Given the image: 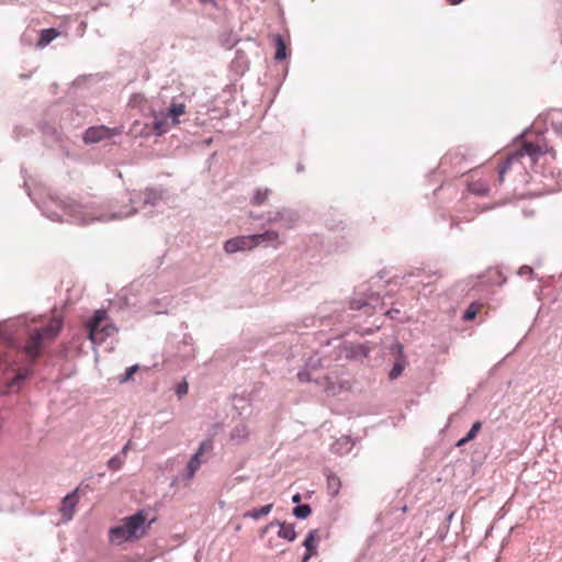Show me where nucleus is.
Listing matches in <instances>:
<instances>
[{
  "mask_svg": "<svg viewBox=\"0 0 562 562\" xmlns=\"http://www.w3.org/2000/svg\"><path fill=\"white\" fill-rule=\"evenodd\" d=\"M61 326V319L59 317H53L45 326L31 330L23 348L26 357L30 360H35L40 357L43 344L56 338Z\"/></svg>",
  "mask_w": 562,
  "mask_h": 562,
  "instance_id": "f257e3e1",
  "label": "nucleus"
},
{
  "mask_svg": "<svg viewBox=\"0 0 562 562\" xmlns=\"http://www.w3.org/2000/svg\"><path fill=\"white\" fill-rule=\"evenodd\" d=\"M145 521L146 515L144 512L124 518L121 525L110 529V541L122 544L125 541L142 537L145 531Z\"/></svg>",
  "mask_w": 562,
  "mask_h": 562,
  "instance_id": "f03ea898",
  "label": "nucleus"
},
{
  "mask_svg": "<svg viewBox=\"0 0 562 562\" xmlns=\"http://www.w3.org/2000/svg\"><path fill=\"white\" fill-rule=\"evenodd\" d=\"M540 154H542V150L538 145L527 142L524 143L519 149L509 154L507 159L499 166L497 171L498 183L504 181V177L509 170L514 169L516 166L522 167L521 159L525 156L530 157V159L535 161Z\"/></svg>",
  "mask_w": 562,
  "mask_h": 562,
  "instance_id": "7ed1b4c3",
  "label": "nucleus"
},
{
  "mask_svg": "<svg viewBox=\"0 0 562 562\" xmlns=\"http://www.w3.org/2000/svg\"><path fill=\"white\" fill-rule=\"evenodd\" d=\"M88 337L93 344H102L106 337L112 336L116 328L108 323V314L103 310L95 311L87 322Z\"/></svg>",
  "mask_w": 562,
  "mask_h": 562,
  "instance_id": "20e7f679",
  "label": "nucleus"
},
{
  "mask_svg": "<svg viewBox=\"0 0 562 562\" xmlns=\"http://www.w3.org/2000/svg\"><path fill=\"white\" fill-rule=\"evenodd\" d=\"M186 113L183 103H172L166 113L153 114V128L158 134H165L171 126L179 124V116Z\"/></svg>",
  "mask_w": 562,
  "mask_h": 562,
  "instance_id": "39448f33",
  "label": "nucleus"
},
{
  "mask_svg": "<svg viewBox=\"0 0 562 562\" xmlns=\"http://www.w3.org/2000/svg\"><path fill=\"white\" fill-rule=\"evenodd\" d=\"M254 248H256V243L252 235L237 236L226 240L224 244V250L226 254L251 250Z\"/></svg>",
  "mask_w": 562,
  "mask_h": 562,
  "instance_id": "423d86ee",
  "label": "nucleus"
},
{
  "mask_svg": "<svg viewBox=\"0 0 562 562\" xmlns=\"http://www.w3.org/2000/svg\"><path fill=\"white\" fill-rule=\"evenodd\" d=\"M114 130L104 125L89 127L83 134V142L86 144L99 143L103 139L110 138L114 135Z\"/></svg>",
  "mask_w": 562,
  "mask_h": 562,
  "instance_id": "0eeeda50",
  "label": "nucleus"
},
{
  "mask_svg": "<svg viewBox=\"0 0 562 562\" xmlns=\"http://www.w3.org/2000/svg\"><path fill=\"white\" fill-rule=\"evenodd\" d=\"M78 502L79 495L77 490H75L74 492L64 497V499L61 501L59 512L65 521H68L72 518Z\"/></svg>",
  "mask_w": 562,
  "mask_h": 562,
  "instance_id": "6e6552de",
  "label": "nucleus"
},
{
  "mask_svg": "<svg viewBox=\"0 0 562 562\" xmlns=\"http://www.w3.org/2000/svg\"><path fill=\"white\" fill-rule=\"evenodd\" d=\"M252 236L256 243V247L265 244L273 248H278L283 244V240L280 239V235L277 231H266L265 233L255 234Z\"/></svg>",
  "mask_w": 562,
  "mask_h": 562,
  "instance_id": "1a4fd4ad",
  "label": "nucleus"
},
{
  "mask_svg": "<svg viewBox=\"0 0 562 562\" xmlns=\"http://www.w3.org/2000/svg\"><path fill=\"white\" fill-rule=\"evenodd\" d=\"M493 177H494V175H490L488 179L487 178H479V179L471 180L468 184L469 191L473 194L481 195V196L487 195L491 190L490 179Z\"/></svg>",
  "mask_w": 562,
  "mask_h": 562,
  "instance_id": "9d476101",
  "label": "nucleus"
},
{
  "mask_svg": "<svg viewBox=\"0 0 562 562\" xmlns=\"http://www.w3.org/2000/svg\"><path fill=\"white\" fill-rule=\"evenodd\" d=\"M317 533H318V531L316 529H313L307 533V536L303 542V546L306 549V553L303 557L302 562H307L311 559V557L316 554V547H317V542H318Z\"/></svg>",
  "mask_w": 562,
  "mask_h": 562,
  "instance_id": "9b49d317",
  "label": "nucleus"
},
{
  "mask_svg": "<svg viewBox=\"0 0 562 562\" xmlns=\"http://www.w3.org/2000/svg\"><path fill=\"white\" fill-rule=\"evenodd\" d=\"M296 221L297 216L293 213L286 214L284 212H278L274 217H270L268 220V223L272 224L276 222H282L285 228L291 229L294 227Z\"/></svg>",
  "mask_w": 562,
  "mask_h": 562,
  "instance_id": "f8f14e48",
  "label": "nucleus"
},
{
  "mask_svg": "<svg viewBox=\"0 0 562 562\" xmlns=\"http://www.w3.org/2000/svg\"><path fill=\"white\" fill-rule=\"evenodd\" d=\"M29 370H19L14 378L7 384L5 393H14L21 389L22 382L27 378Z\"/></svg>",
  "mask_w": 562,
  "mask_h": 562,
  "instance_id": "ddd939ff",
  "label": "nucleus"
},
{
  "mask_svg": "<svg viewBox=\"0 0 562 562\" xmlns=\"http://www.w3.org/2000/svg\"><path fill=\"white\" fill-rule=\"evenodd\" d=\"M59 35V32L55 29H45L41 32L40 40L37 42L38 47H45L48 45L54 38Z\"/></svg>",
  "mask_w": 562,
  "mask_h": 562,
  "instance_id": "4468645a",
  "label": "nucleus"
},
{
  "mask_svg": "<svg viewBox=\"0 0 562 562\" xmlns=\"http://www.w3.org/2000/svg\"><path fill=\"white\" fill-rule=\"evenodd\" d=\"M468 149L467 148H462L459 147L457 149H453L451 151H449L445 157H443V164H454V161H459L461 159H465L467 157V154H468Z\"/></svg>",
  "mask_w": 562,
  "mask_h": 562,
  "instance_id": "2eb2a0df",
  "label": "nucleus"
},
{
  "mask_svg": "<svg viewBox=\"0 0 562 562\" xmlns=\"http://www.w3.org/2000/svg\"><path fill=\"white\" fill-rule=\"evenodd\" d=\"M280 526L278 536L288 540L293 541L296 538V532L294 530L293 525H288L285 522H277Z\"/></svg>",
  "mask_w": 562,
  "mask_h": 562,
  "instance_id": "dca6fc26",
  "label": "nucleus"
},
{
  "mask_svg": "<svg viewBox=\"0 0 562 562\" xmlns=\"http://www.w3.org/2000/svg\"><path fill=\"white\" fill-rule=\"evenodd\" d=\"M201 464H202V460H201L200 453H194L188 463L187 477L192 479L195 475L199 468L201 467Z\"/></svg>",
  "mask_w": 562,
  "mask_h": 562,
  "instance_id": "f3484780",
  "label": "nucleus"
},
{
  "mask_svg": "<svg viewBox=\"0 0 562 562\" xmlns=\"http://www.w3.org/2000/svg\"><path fill=\"white\" fill-rule=\"evenodd\" d=\"M272 507H273L272 504L265 505V506H262L260 508H256V509L246 512L244 514V517H250V518L257 520V519H259V518H261L263 516H267L272 510Z\"/></svg>",
  "mask_w": 562,
  "mask_h": 562,
  "instance_id": "a211bd4d",
  "label": "nucleus"
},
{
  "mask_svg": "<svg viewBox=\"0 0 562 562\" xmlns=\"http://www.w3.org/2000/svg\"><path fill=\"white\" fill-rule=\"evenodd\" d=\"M481 427H482V423L481 422H475L471 429L469 430V432L467 434L465 437L461 438L458 442H457V446L458 447H461L465 443H468L469 441L473 440L475 438V436L477 435V432L481 430Z\"/></svg>",
  "mask_w": 562,
  "mask_h": 562,
  "instance_id": "6ab92c4d",
  "label": "nucleus"
},
{
  "mask_svg": "<svg viewBox=\"0 0 562 562\" xmlns=\"http://www.w3.org/2000/svg\"><path fill=\"white\" fill-rule=\"evenodd\" d=\"M276 42V56L277 60H283L286 57V45L281 35H277L274 38Z\"/></svg>",
  "mask_w": 562,
  "mask_h": 562,
  "instance_id": "aec40b11",
  "label": "nucleus"
},
{
  "mask_svg": "<svg viewBox=\"0 0 562 562\" xmlns=\"http://www.w3.org/2000/svg\"><path fill=\"white\" fill-rule=\"evenodd\" d=\"M271 193L270 189L268 188H265V189H257L252 199H251V203L254 205H261L263 204L267 200H268V196L269 194Z\"/></svg>",
  "mask_w": 562,
  "mask_h": 562,
  "instance_id": "412c9836",
  "label": "nucleus"
},
{
  "mask_svg": "<svg viewBox=\"0 0 562 562\" xmlns=\"http://www.w3.org/2000/svg\"><path fill=\"white\" fill-rule=\"evenodd\" d=\"M327 485L328 490L333 495H337L340 487H341V481L340 477L336 474H330L327 477Z\"/></svg>",
  "mask_w": 562,
  "mask_h": 562,
  "instance_id": "4be33fe9",
  "label": "nucleus"
},
{
  "mask_svg": "<svg viewBox=\"0 0 562 562\" xmlns=\"http://www.w3.org/2000/svg\"><path fill=\"white\" fill-rule=\"evenodd\" d=\"M248 435H249V431H248V428L246 425L241 424V425H237L232 434H231V437L232 439H237V440H246L248 438Z\"/></svg>",
  "mask_w": 562,
  "mask_h": 562,
  "instance_id": "5701e85b",
  "label": "nucleus"
},
{
  "mask_svg": "<svg viewBox=\"0 0 562 562\" xmlns=\"http://www.w3.org/2000/svg\"><path fill=\"white\" fill-rule=\"evenodd\" d=\"M311 506L307 504L299 505L293 509V514L296 518H306L311 515Z\"/></svg>",
  "mask_w": 562,
  "mask_h": 562,
  "instance_id": "b1692460",
  "label": "nucleus"
},
{
  "mask_svg": "<svg viewBox=\"0 0 562 562\" xmlns=\"http://www.w3.org/2000/svg\"><path fill=\"white\" fill-rule=\"evenodd\" d=\"M124 457L121 458L119 456H114L112 457L109 461H108V467L110 470L112 471H116L119 469L122 468V465L124 464Z\"/></svg>",
  "mask_w": 562,
  "mask_h": 562,
  "instance_id": "393cba45",
  "label": "nucleus"
},
{
  "mask_svg": "<svg viewBox=\"0 0 562 562\" xmlns=\"http://www.w3.org/2000/svg\"><path fill=\"white\" fill-rule=\"evenodd\" d=\"M404 367H405L404 361H397L393 366L392 370L390 371V379L391 380L397 379L402 374Z\"/></svg>",
  "mask_w": 562,
  "mask_h": 562,
  "instance_id": "a878e982",
  "label": "nucleus"
},
{
  "mask_svg": "<svg viewBox=\"0 0 562 562\" xmlns=\"http://www.w3.org/2000/svg\"><path fill=\"white\" fill-rule=\"evenodd\" d=\"M479 305L472 303L467 311L464 312L463 319L464 321H472L475 318L476 314L479 313Z\"/></svg>",
  "mask_w": 562,
  "mask_h": 562,
  "instance_id": "bb28decb",
  "label": "nucleus"
},
{
  "mask_svg": "<svg viewBox=\"0 0 562 562\" xmlns=\"http://www.w3.org/2000/svg\"><path fill=\"white\" fill-rule=\"evenodd\" d=\"M137 371H138L137 364L127 368L125 371V374L121 378V382L130 381Z\"/></svg>",
  "mask_w": 562,
  "mask_h": 562,
  "instance_id": "cd10ccee",
  "label": "nucleus"
},
{
  "mask_svg": "<svg viewBox=\"0 0 562 562\" xmlns=\"http://www.w3.org/2000/svg\"><path fill=\"white\" fill-rule=\"evenodd\" d=\"M212 449H213L212 440H205V441L201 442V445L195 453H200V456H202L204 452L211 451Z\"/></svg>",
  "mask_w": 562,
  "mask_h": 562,
  "instance_id": "c85d7f7f",
  "label": "nucleus"
},
{
  "mask_svg": "<svg viewBox=\"0 0 562 562\" xmlns=\"http://www.w3.org/2000/svg\"><path fill=\"white\" fill-rule=\"evenodd\" d=\"M176 392H177L178 396H180V397L186 395L188 393V383L183 382V383L179 384Z\"/></svg>",
  "mask_w": 562,
  "mask_h": 562,
  "instance_id": "c756f323",
  "label": "nucleus"
},
{
  "mask_svg": "<svg viewBox=\"0 0 562 562\" xmlns=\"http://www.w3.org/2000/svg\"><path fill=\"white\" fill-rule=\"evenodd\" d=\"M131 447H132V441L128 440L126 442V445L123 447L122 451H121V453L123 454L124 458L126 457V454H127L128 450L131 449Z\"/></svg>",
  "mask_w": 562,
  "mask_h": 562,
  "instance_id": "7c9ffc66",
  "label": "nucleus"
},
{
  "mask_svg": "<svg viewBox=\"0 0 562 562\" xmlns=\"http://www.w3.org/2000/svg\"><path fill=\"white\" fill-rule=\"evenodd\" d=\"M131 214H133V212L117 213V214H113L112 218H123V217L130 216Z\"/></svg>",
  "mask_w": 562,
  "mask_h": 562,
  "instance_id": "2f4dec72",
  "label": "nucleus"
},
{
  "mask_svg": "<svg viewBox=\"0 0 562 562\" xmlns=\"http://www.w3.org/2000/svg\"><path fill=\"white\" fill-rule=\"evenodd\" d=\"M274 525V522H270L269 525L265 526L261 530H260V537H263L266 535V532L269 530L270 527H272Z\"/></svg>",
  "mask_w": 562,
  "mask_h": 562,
  "instance_id": "473e14b6",
  "label": "nucleus"
},
{
  "mask_svg": "<svg viewBox=\"0 0 562 562\" xmlns=\"http://www.w3.org/2000/svg\"><path fill=\"white\" fill-rule=\"evenodd\" d=\"M297 379H299L301 382L308 381L307 374H306V373H302V372L297 374Z\"/></svg>",
  "mask_w": 562,
  "mask_h": 562,
  "instance_id": "72a5a7b5",
  "label": "nucleus"
},
{
  "mask_svg": "<svg viewBox=\"0 0 562 562\" xmlns=\"http://www.w3.org/2000/svg\"><path fill=\"white\" fill-rule=\"evenodd\" d=\"M301 501V495L300 494H295L293 497H292V502L293 503H299Z\"/></svg>",
  "mask_w": 562,
  "mask_h": 562,
  "instance_id": "f704fd0d",
  "label": "nucleus"
},
{
  "mask_svg": "<svg viewBox=\"0 0 562 562\" xmlns=\"http://www.w3.org/2000/svg\"><path fill=\"white\" fill-rule=\"evenodd\" d=\"M463 0H448L449 4L451 5H457L459 3H461Z\"/></svg>",
  "mask_w": 562,
  "mask_h": 562,
  "instance_id": "c9c22d12",
  "label": "nucleus"
},
{
  "mask_svg": "<svg viewBox=\"0 0 562 562\" xmlns=\"http://www.w3.org/2000/svg\"><path fill=\"white\" fill-rule=\"evenodd\" d=\"M2 364H7V359H3V358L0 356V367H1Z\"/></svg>",
  "mask_w": 562,
  "mask_h": 562,
  "instance_id": "e433bc0d",
  "label": "nucleus"
}]
</instances>
